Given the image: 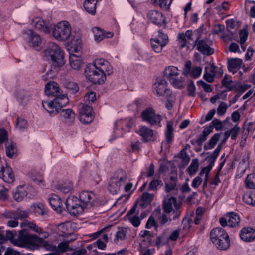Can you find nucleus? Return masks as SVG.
I'll return each mask as SVG.
<instances>
[{
  "label": "nucleus",
  "mask_w": 255,
  "mask_h": 255,
  "mask_svg": "<svg viewBox=\"0 0 255 255\" xmlns=\"http://www.w3.org/2000/svg\"><path fill=\"white\" fill-rule=\"evenodd\" d=\"M84 100L86 102H93L96 100V93L93 91L87 93L84 96Z\"/></svg>",
  "instance_id": "774afa93"
},
{
  "label": "nucleus",
  "mask_w": 255,
  "mask_h": 255,
  "mask_svg": "<svg viewBox=\"0 0 255 255\" xmlns=\"http://www.w3.org/2000/svg\"><path fill=\"white\" fill-rule=\"evenodd\" d=\"M211 126H213V128H215L217 131L221 130L223 128L222 122L218 119H214L210 124Z\"/></svg>",
  "instance_id": "680f3d73"
},
{
  "label": "nucleus",
  "mask_w": 255,
  "mask_h": 255,
  "mask_svg": "<svg viewBox=\"0 0 255 255\" xmlns=\"http://www.w3.org/2000/svg\"><path fill=\"white\" fill-rule=\"evenodd\" d=\"M227 234L226 231L222 228H214L210 232V239L212 243L217 242L220 238L223 239V236H226Z\"/></svg>",
  "instance_id": "b1692460"
},
{
  "label": "nucleus",
  "mask_w": 255,
  "mask_h": 255,
  "mask_svg": "<svg viewBox=\"0 0 255 255\" xmlns=\"http://www.w3.org/2000/svg\"><path fill=\"white\" fill-rule=\"evenodd\" d=\"M147 18L150 22L161 27H166V18L163 14L157 10H150L147 13Z\"/></svg>",
  "instance_id": "4468645a"
},
{
  "label": "nucleus",
  "mask_w": 255,
  "mask_h": 255,
  "mask_svg": "<svg viewBox=\"0 0 255 255\" xmlns=\"http://www.w3.org/2000/svg\"><path fill=\"white\" fill-rule=\"evenodd\" d=\"M30 234L26 229H23L19 232L18 237L15 241H13V244L19 247H24L26 245L28 238Z\"/></svg>",
  "instance_id": "5701e85b"
},
{
  "label": "nucleus",
  "mask_w": 255,
  "mask_h": 255,
  "mask_svg": "<svg viewBox=\"0 0 255 255\" xmlns=\"http://www.w3.org/2000/svg\"><path fill=\"white\" fill-rule=\"evenodd\" d=\"M243 61L239 58H230L228 61V68L230 72L233 73L236 72L239 69L242 64Z\"/></svg>",
  "instance_id": "c85d7f7f"
},
{
  "label": "nucleus",
  "mask_w": 255,
  "mask_h": 255,
  "mask_svg": "<svg viewBox=\"0 0 255 255\" xmlns=\"http://www.w3.org/2000/svg\"><path fill=\"white\" fill-rule=\"evenodd\" d=\"M163 183L161 180H152L149 184L148 187V190H156L158 187H161L163 186Z\"/></svg>",
  "instance_id": "4d7b16f0"
},
{
  "label": "nucleus",
  "mask_w": 255,
  "mask_h": 255,
  "mask_svg": "<svg viewBox=\"0 0 255 255\" xmlns=\"http://www.w3.org/2000/svg\"><path fill=\"white\" fill-rule=\"evenodd\" d=\"M49 202L51 207L55 210L61 211L63 203L61 198L56 194H51L48 199Z\"/></svg>",
  "instance_id": "bb28decb"
},
{
  "label": "nucleus",
  "mask_w": 255,
  "mask_h": 255,
  "mask_svg": "<svg viewBox=\"0 0 255 255\" xmlns=\"http://www.w3.org/2000/svg\"><path fill=\"white\" fill-rule=\"evenodd\" d=\"M180 158L182 159L183 164L184 165H187L190 160V158L185 149H182L180 151Z\"/></svg>",
  "instance_id": "052dcab7"
},
{
  "label": "nucleus",
  "mask_w": 255,
  "mask_h": 255,
  "mask_svg": "<svg viewBox=\"0 0 255 255\" xmlns=\"http://www.w3.org/2000/svg\"><path fill=\"white\" fill-rule=\"evenodd\" d=\"M248 35V33L246 29L241 30L239 32L240 44H245Z\"/></svg>",
  "instance_id": "e2e57ef3"
},
{
  "label": "nucleus",
  "mask_w": 255,
  "mask_h": 255,
  "mask_svg": "<svg viewBox=\"0 0 255 255\" xmlns=\"http://www.w3.org/2000/svg\"><path fill=\"white\" fill-rule=\"evenodd\" d=\"M202 68L200 66H194L192 68V62L190 60L187 61L183 67L182 74L185 76L190 74L194 78H197L201 74Z\"/></svg>",
  "instance_id": "dca6fc26"
},
{
  "label": "nucleus",
  "mask_w": 255,
  "mask_h": 255,
  "mask_svg": "<svg viewBox=\"0 0 255 255\" xmlns=\"http://www.w3.org/2000/svg\"><path fill=\"white\" fill-rule=\"evenodd\" d=\"M228 108L227 105L225 102H221L217 108V113L219 115H224L227 110Z\"/></svg>",
  "instance_id": "338daca9"
},
{
  "label": "nucleus",
  "mask_w": 255,
  "mask_h": 255,
  "mask_svg": "<svg viewBox=\"0 0 255 255\" xmlns=\"http://www.w3.org/2000/svg\"><path fill=\"white\" fill-rule=\"evenodd\" d=\"M143 121L149 123L151 126L158 125L161 126L160 123L162 120V116L155 113V110L152 107H147L141 114Z\"/></svg>",
  "instance_id": "0eeeda50"
},
{
  "label": "nucleus",
  "mask_w": 255,
  "mask_h": 255,
  "mask_svg": "<svg viewBox=\"0 0 255 255\" xmlns=\"http://www.w3.org/2000/svg\"><path fill=\"white\" fill-rule=\"evenodd\" d=\"M220 137L219 133H216L214 134L212 137L210 139L209 141L204 144V149L205 150H208L211 149L214 147V146L217 143Z\"/></svg>",
  "instance_id": "72a5a7b5"
},
{
  "label": "nucleus",
  "mask_w": 255,
  "mask_h": 255,
  "mask_svg": "<svg viewBox=\"0 0 255 255\" xmlns=\"http://www.w3.org/2000/svg\"><path fill=\"white\" fill-rule=\"evenodd\" d=\"M71 242V241H66L59 243L58 246H56V250L55 251L64 253L66 252L69 249V244ZM71 250V249H70Z\"/></svg>",
  "instance_id": "8fccbe9b"
},
{
  "label": "nucleus",
  "mask_w": 255,
  "mask_h": 255,
  "mask_svg": "<svg viewBox=\"0 0 255 255\" xmlns=\"http://www.w3.org/2000/svg\"><path fill=\"white\" fill-rule=\"evenodd\" d=\"M65 205L67 211L71 215L77 216L83 212V205L80 199L75 196L69 197L66 201Z\"/></svg>",
  "instance_id": "6e6552de"
},
{
  "label": "nucleus",
  "mask_w": 255,
  "mask_h": 255,
  "mask_svg": "<svg viewBox=\"0 0 255 255\" xmlns=\"http://www.w3.org/2000/svg\"><path fill=\"white\" fill-rule=\"evenodd\" d=\"M58 189L64 193H69L73 189V185L71 182L64 183L58 185Z\"/></svg>",
  "instance_id": "603ef678"
},
{
  "label": "nucleus",
  "mask_w": 255,
  "mask_h": 255,
  "mask_svg": "<svg viewBox=\"0 0 255 255\" xmlns=\"http://www.w3.org/2000/svg\"><path fill=\"white\" fill-rule=\"evenodd\" d=\"M38 245L44 247L48 251H54L56 250V246H54L49 244L47 241L44 240L42 238H40V240H39Z\"/></svg>",
  "instance_id": "13d9d810"
},
{
  "label": "nucleus",
  "mask_w": 255,
  "mask_h": 255,
  "mask_svg": "<svg viewBox=\"0 0 255 255\" xmlns=\"http://www.w3.org/2000/svg\"><path fill=\"white\" fill-rule=\"evenodd\" d=\"M31 25L36 29L45 33L50 31V27L40 17H36L33 19Z\"/></svg>",
  "instance_id": "4be33fe9"
},
{
  "label": "nucleus",
  "mask_w": 255,
  "mask_h": 255,
  "mask_svg": "<svg viewBox=\"0 0 255 255\" xmlns=\"http://www.w3.org/2000/svg\"><path fill=\"white\" fill-rule=\"evenodd\" d=\"M94 119V115L93 114H87L80 115L79 120L84 124H89L91 123Z\"/></svg>",
  "instance_id": "bf43d9fd"
},
{
  "label": "nucleus",
  "mask_w": 255,
  "mask_h": 255,
  "mask_svg": "<svg viewBox=\"0 0 255 255\" xmlns=\"http://www.w3.org/2000/svg\"><path fill=\"white\" fill-rule=\"evenodd\" d=\"M79 199L83 209L84 208H90L97 204L96 195L92 192L83 191L79 194Z\"/></svg>",
  "instance_id": "9b49d317"
},
{
  "label": "nucleus",
  "mask_w": 255,
  "mask_h": 255,
  "mask_svg": "<svg viewBox=\"0 0 255 255\" xmlns=\"http://www.w3.org/2000/svg\"><path fill=\"white\" fill-rule=\"evenodd\" d=\"M45 56L52 61L50 67H49L46 73L49 78L56 76L65 62L64 55L61 48L55 43H49L46 49L44 50Z\"/></svg>",
  "instance_id": "f03ea898"
},
{
  "label": "nucleus",
  "mask_w": 255,
  "mask_h": 255,
  "mask_svg": "<svg viewBox=\"0 0 255 255\" xmlns=\"http://www.w3.org/2000/svg\"><path fill=\"white\" fill-rule=\"evenodd\" d=\"M213 243L219 250H225L230 246L229 237L227 234L226 236H223V239L220 238L217 242H214Z\"/></svg>",
  "instance_id": "7c9ffc66"
},
{
  "label": "nucleus",
  "mask_w": 255,
  "mask_h": 255,
  "mask_svg": "<svg viewBox=\"0 0 255 255\" xmlns=\"http://www.w3.org/2000/svg\"><path fill=\"white\" fill-rule=\"evenodd\" d=\"M167 82L166 80L160 78L157 79L156 83L154 84V92L158 96L163 95L164 93L167 94L169 90L167 89Z\"/></svg>",
  "instance_id": "6ab92c4d"
},
{
  "label": "nucleus",
  "mask_w": 255,
  "mask_h": 255,
  "mask_svg": "<svg viewBox=\"0 0 255 255\" xmlns=\"http://www.w3.org/2000/svg\"><path fill=\"white\" fill-rule=\"evenodd\" d=\"M137 133L141 137L143 143L155 140L157 134L155 131L145 126H140Z\"/></svg>",
  "instance_id": "ddd939ff"
},
{
  "label": "nucleus",
  "mask_w": 255,
  "mask_h": 255,
  "mask_svg": "<svg viewBox=\"0 0 255 255\" xmlns=\"http://www.w3.org/2000/svg\"><path fill=\"white\" fill-rule=\"evenodd\" d=\"M69 64L72 69L78 70L83 64V61L80 56L75 54H70Z\"/></svg>",
  "instance_id": "c756f323"
},
{
  "label": "nucleus",
  "mask_w": 255,
  "mask_h": 255,
  "mask_svg": "<svg viewBox=\"0 0 255 255\" xmlns=\"http://www.w3.org/2000/svg\"><path fill=\"white\" fill-rule=\"evenodd\" d=\"M246 186L248 188L255 189V174L248 175L245 180Z\"/></svg>",
  "instance_id": "c03bdc74"
},
{
  "label": "nucleus",
  "mask_w": 255,
  "mask_h": 255,
  "mask_svg": "<svg viewBox=\"0 0 255 255\" xmlns=\"http://www.w3.org/2000/svg\"><path fill=\"white\" fill-rule=\"evenodd\" d=\"M63 84L64 87L71 93L75 94L79 90V87L75 82L65 80Z\"/></svg>",
  "instance_id": "c9c22d12"
},
{
  "label": "nucleus",
  "mask_w": 255,
  "mask_h": 255,
  "mask_svg": "<svg viewBox=\"0 0 255 255\" xmlns=\"http://www.w3.org/2000/svg\"><path fill=\"white\" fill-rule=\"evenodd\" d=\"M241 239L245 242H252L255 240V229L251 227L243 228L240 231Z\"/></svg>",
  "instance_id": "412c9836"
},
{
  "label": "nucleus",
  "mask_w": 255,
  "mask_h": 255,
  "mask_svg": "<svg viewBox=\"0 0 255 255\" xmlns=\"http://www.w3.org/2000/svg\"><path fill=\"white\" fill-rule=\"evenodd\" d=\"M137 204H135L132 208L127 213L126 217L127 219L130 221L132 225L135 227H138L141 221L139 217L137 216L139 213V210H136Z\"/></svg>",
  "instance_id": "a211bd4d"
},
{
  "label": "nucleus",
  "mask_w": 255,
  "mask_h": 255,
  "mask_svg": "<svg viewBox=\"0 0 255 255\" xmlns=\"http://www.w3.org/2000/svg\"><path fill=\"white\" fill-rule=\"evenodd\" d=\"M85 74L86 78L94 84H103L107 78L104 73L101 72L91 63L87 65L85 69Z\"/></svg>",
  "instance_id": "39448f33"
},
{
  "label": "nucleus",
  "mask_w": 255,
  "mask_h": 255,
  "mask_svg": "<svg viewBox=\"0 0 255 255\" xmlns=\"http://www.w3.org/2000/svg\"><path fill=\"white\" fill-rule=\"evenodd\" d=\"M121 126V129L123 130L128 131L131 126L128 123L127 120H120L115 123V126L120 127Z\"/></svg>",
  "instance_id": "5fc2aeb1"
},
{
  "label": "nucleus",
  "mask_w": 255,
  "mask_h": 255,
  "mask_svg": "<svg viewBox=\"0 0 255 255\" xmlns=\"http://www.w3.org/2000/svg\"><path fill=\"white\" fill-rule=\"evenodd\" d=\"M173 131V123L171 121H168L165 131V140L166 144H169L172 142L174 137Z\"/></svg>",
  "instance_id": "cd10ccee"
},
{
  "label": "nucleus",
  "mask_w": 255,
  "mask_h": 255,
  "mask_svg": "<svg viewBox=\"0 0 255 255\" xmlns=\"http://www.w3.org/2000/svg\"><path fill=\"white\" fill-rule=\"evenodd\" d=\"M0 178L7 183H12L14 180V175L12 168L6 164V166L0 164Z\"/></svg>",
  "instance_id": "f3484780"
},
{
  "label": "nucleus",
  "mask_w": 255,
  "mask_h": 255,
  "mask_svg": "<svg viewBox=\"0 0 255 255\" xmlns=\"http://www.w3.org/2000/svg\"><path fill=\"white\" fill-rule=\"evenodd\" d=\"M33 206L35 213L41 216L47 214V211L42 203H38L33 205Z\"/></svg>",
  "instance_id": "de8ad7c7"
},
{
  "label": "nucleus",
  "mask_w": 255,
  "mask_h": 255,
  "mask_svg": "<svg viewBox=\"0 0 255 255\" xmlns=\"http://www.w3.org/2000/svg\"><path fill=\"white\" fill-rule=\"evenodd\" d=\"M20 226L22 228H29V229H31V230L37 233H40L42 231V229L38 227L33 222L29 220H24L20 223Z\"/></svg>",
  "instance_id": "4c0bfd02"
},
{
  "label": "nucleus",
  "mask_w": 255,
  "mask_h": 255,
  "mask_svg": "<svg viewBox=\"0 0 255 255\" xmlns=\"http://www.w3.org/2000/svg\"><path fill=\"white\" fill-rule=\"evenodd\" d=\"M120 185L116 184V182L112 179L108 187V191L112 194H116L120 190Z\"/></svg>",
  "instance_id": "864d4df0"
},
{
  "label": "nucleus",
  "mask_w": 255,
  "mask_h": 255,
  "mask_svg": "<svg viewBox=\"0 0 255 255\" xmlns=\"http://www.w3.org/2000/svg\"><path fill=\"white\" fill-rule=\"evenodd\" d=\"M24 39L37 51L40 50L43 47L41 38L39 34L34 32L31 29H27L23 32Z\"/></svg>",
  "instance_id": "423d86ee"
},
{
  "label": "nucleus",
  "mask_w": 255,
  "mask_h": 255,
  "mask_svg": "<svg viewBox=\"0 0 255 255\" xmlns=\"http://www.w3.org/2000/svg\"><path fill=\"white\" fill-rule=\"evenodd\" d=\"M179 42L180 44L181 48L185 47L188 43V40H187L184 33H179L178 35Z\"/></svg>",
  "instance_id": "69168bd1"
},
{
  "label": "nucleus",
  "mask_w": 255,
  "mask_h": 255,
  "mask_svg": "<svg viewBox=\"0 0 255 255\" xmlns=\"http://www.w3.org/2000/svg\"><path fill=\"white\" fill-rule=\"evenodd\" d=\"M16 98L20 104L25 105L30 100L31 95L28 91L19 89L16 92Z\"/></svg>",
  "instance_id": "393cba45"
},
{
  "label": "nucleus",
  "mask_w": 255,
  "mask_h": 255,
  "mask_svg": "<svg viewBox=\"0 0 255 255\" xmlns=\"http://www.w3.org/2000/svg\"><path fill=\"white\" fill-rule=\"evenodd\" d=\"M71 28L70 24L65 21L59 22L53 30V36L59 41H66L70 37Z\"/></svg>",
  "instance_id": "7ed1b4c3"
},
{
  "label": "nucleus",
  "mask_w": 255,
  "mask_h": 255,
  "mask_svg": "<svg viewBox=\"0 0 255 255\" xmlns=\"http://www.w3.org/2000/svg\"><path fill=\"white\" fill-rule=\"evenodd\" d=\"M45 92L48 96L55 97L54 99L50 102H42L43 107L51 116L56 115L69 102L67 97L62 94L58 84L55 82L48 83L45 86Z\"/></svg>",
  "instance_id": "f257e3e1"
},
{
  "label": "nucleus",
  "mask_w": 255,
  "mask_h": 255,
  "mask_svg": "<svg viewBox=\"0 0 255 255\" xmlns=\"http://www.w3.org/2000/svg\"><path fill=\"white\" fill-rule=\"evenodd\" d=\"M29 176L35 182L41 183L43 181V176L38 171L32 170L29 173Z\"/></svg>",
  "instance_id": "3c124183"
},
{
  "label": "nucleus",
  "mask_w": 255,
  "mask_h": 255,
  "mask_svg": "<svg viewBox=\"0 0 255 255\" xmlns=\"http://www.w3.org/2000/svg\"><path fill=\"white\" fill-rule=\"evenodd\" d=\"M60 116L65 122L68 123L73 122L75 118L74 113L71 109H63L60 113Z\"/></svg>",
  "instance_id": "473e14b6"
},
{
  "label": "nucleus",
  "mask_w": 255,
  "mask_h": 255,
  "mask_svg": "<svg viewBox=\"0 0 255 255\" xmlns=\"http://www.w3.org/2000/svg\"><path fill=\"white\" fill-rule=\"evenodd\" d=\"M15 128L19 130H23L27 129L28 124L25 119L21 117H18L16 122Z\"/></svg>",
  "instance_id": "79ce46f5"
},
{
  "label": "nucleus",
  "mask_w": 255,
  "mask_h": 255,
  "mask_svg": "<svg viewBox=\"0 0 255 255\" xmlns=\"http://www.w3.org/2000/svg\"><path fill=\"white\" fill-rule=\"evenodd\" d=\"M240 222L239 216L234 212L228 213L219 219V222L223 227H235L239 225Z\"/></svg>",
  "instance_id": "f8f14e48"
},
{
  "label": "nucleus",
  "mask_w": 255,
  "mask_h": 255,
  "mask_svg": "<svg viewBox=\"0 0 255 255\" xmlns=\"http://www.w3.org/2000/svg\"><path fill=\"white\" fill-rule=\"evenodd\" d=\"M154 3H157L161 8L167 10L169 9L172 0H153Z\"/></svg>",
  "instance_id": "49530a36"
},
{
  "label": "nucleus",
  "mask_w": 255,
  "mask_h": 255,
  "mask_svg": "<svg viewBox=\"0 0 255 255\" xmlns=\"http://www.w3.org/2000/svg\"><path fill=\"white\" fill-rule=\"evenodd\" d=\"M79 112L80 115L93 114V108L91 106L85 104H81L79 105Z\"/></svg>",
  "instance_id": "09e8293b"
},
{
  "label": "nucleus",
  "mask_w": 255,
  "mask_h": 255,
  "mask_svg": "<svg viewBox=\"0 0 255 255\" xmlns=\"http://www.w3.org/2000/svg\"><path fill=\"white\" fill-rule=\"evenodd\" d=\"M195 34L196 35V39L194 40L192 38L193 32L192 30H187L184 34L187 40H188V43L190 44L191 42H192L193 44L195 45L196 43L201 37L200 30L195 31Z\"/></svg>",
  "instance_id": "f704fd0d"
},
{
  "label": "nucleus",
  "mask_w": 255,
  "mask_h": 255,
  "mask_svg": "<svg viewBox=\"0 0 255 255\" xmlns=\"http://www.w3.org/2000/svg\"><path fill=\"white\" fill-rule=\"evenodd\" d=\"M199 168V161L197 159H193L191 164L188 167L187 170L190 176L195 174Z\"/></svg>",
  "instance_id": "a19ab883"
},
{
  "label": "nucleus",
  "mask_w": 255,
  "mask_h": 255,
  "mask_svg": "<svg viewBox=\"0 0 255 255\" xmlns=\"http://www.w3.org/2000/svg\"><path fill=\"white\" fill-rule=\"evenodd\" d=\"M127 231L125 228H122L119 229L116 232L115 237L114 239V242L118 244L119 241H123L126 238Z\"/></svg>",
  "instance_id": "e433bc0d"
},
{
  "label": "nucleus",
  "mask_w": 255,
  "mask_h": 255,
  "mask_svg": "<svg viewBox=\"0 0 255 255\" xmlns=\"http://www.w3.org/2000/svg\"><path fill=\"white\" fill-rule=\"evenodd\" d=\"M164 76L169 81L180 74V70L174 66H168L165 67L163 71Z\"/></svg>",
  "instance_id": "a878e982"
},
{
  "label": "nucleus",
  "mask_w": 255,
  "mask_h": 255,
  "mask_svg": "<svg viewBox=\"0 0 255 255\" xmlns=\"http://www.w3.org/2000/svg\"><path fill=\"white\" fill-rule=\"evenodd\" d=\"M196 45L197 50L203 55L209 56L214 53V49L209 46L207 40L199 39Z\"/></svg>",
  "instance_id": "aec40b11"
},
{
  "label": "nucleus",
  "mask_w": 255,
  "mask_h": 255,
  "mask_svg": "<svg viewBox=\"0 0 255 255\" xmlns=\"http://www.w3.org/2000/svg\"><path fill=\"white\" fill-rule=\"evenodd\" d=\"M95 41L100 42L104 38V31L98 27H94L92 29Z\"/></svg>",
  "instance_id": "a18cd8bd"
},
{
  "label": "nucleus",
  "mask_w": 255,
  "mask_h": 255,
  "mask_svg": "<svg viewBox=\"0 0 255 255\" xmlns=\"http://www.w3.org/2000/svg\"><path fill=\"white\" fill-rule=\"evenodd\" d=\"M34 195V190L32 186L24 185L17 187L16 191L13 193V198L17 202H20L25 197L31 198Z\"/></svg>",
  "instance_id": "9d476101"
},
{
  "label": "nucleus",
  "mask_w": 255,
  "mask_h": 255,
  "mask_svg": "<svg viewBox=\"0 0 255 255\" xmlns=\"http://www.w3.org/2000/svg\"><path fill=\"white\" fill-rule=\"evenodd\" d=\"M39 240H40V237H38L36 235L30 234L26 243V245L32 246H38Z\"/></svg>",
  "instance_id": "6e6d98bb"
},
{
  "label": "nucleus",
  "mask_w": 255,
  "mask_h": 255,
  "mask_svg": "<svg viewBox=\"0 0 255 255\" xmlns=\"http://www.w3.org/2000/svg\"><path fill=\"white\" fill-rule=\"evenodd\" d=\"M140 235L142 238H147L148 242L149 243H151V239L153 237V234L150 231L145 230H142L140 232Z\"/></svg>",
  "instance_id": "0e129e2a"
},
{
  "label": "nucleus",
  "mask_w": 255,
  "mask_h": 255,
  "mask_svg": "<svg viewBox=\"0 0 255 255\" xmlns=\"http://www.w3.org/2000/svg\"><path fill=\"white\" fill-rule=\"evenodd\" d=\"M243 199L247 204L255 206V191L244 195Z\"/></svg>",
  "instance_id": "37998d69"
},
{
  "label": "nucleus",
  "mask_w": 255,
  "mask_h": 255,
  "mask_svg": "<svg viewBox=\"0 0 255 255\" xmlns=\"http://www.w3.org/2000/svg\"><path fill=\"white\" fill-rule=\"evenodd\" d=\"M112 179L116 182V184H120L121 187L127 180L126 174L125 171L122 170H119L117 177H114Z\"/></svg>",
  "instance_id": "58836bf2"
},
{
  "label": "nucleus",
  "mask_w": 255,
  "mask_h": 255,
  "mask_svg": "<svg viewBox=\"0 0 255 255\" xmlns=\"http://www.w3.org/2000/svg\"><path fill=\"white\" fill-rule=\"evenodd\" d=\"M150 42L153 50L156 53H160L163 48L168 43V37L160 30L157 36L154 39H151Z\"/></svg>",
  "instance_id": "1a4fd4ad"
},
{
  "label": "nucleus",
  "mask_w": 255,
  "mask_h": 255,
  "mask_svg": "<svg viewBox=\"0 0 255 255\" xmlns=\"http://www.w3.org/2000/svg\"><path fill=\"white\" fill-rule=\"evenodd\" d=\"M170 83L174 87L177 88L182 89L185 85V79L184 78L180 77H175L172 79L169 80Z\"/></svg>",
  "instance_id": "ea45409f"
},
{
  "label": "nucleus",
  "mask_w": 255,
  "mask_h": 255,
  "mask_svg": "<svg viewBox=\"0 0 255 255\" xmlns=\"http://www.w3.org/2000/svg\"><path fill=\"white\" fill-rule=\"evenodd\" d=\"M181 203L178 201L176 198L171 196L165 199L163 203V209L166 213L172 212L174 216L173 220H175L178 218L180 215Z\"/></svg>",
  "instance_id": "20e7f679"
},
{
  "label": "nucleus",
  "mask_w": 255,
  "mask_h": 255,
  "mask_svg": "<svg viewBox=\"0 0 255 255\" xmlns=\"http://www.w3.org/2000/svg\"><path fill=\"white\" fill-rule=\"evenodd\" d=\"M6 155L10 158H14L16 156V144L12 141L5 143Z\"/></svg>",
  "instance_id": "2f4dec72"
},
{
  "label": "nucleus",
  "mask_w": 255,
  "mask_h": 255,
  "mask_svg": "<svg viewBox=\"0 0 255 255\" xmlns=\"http://www.w3.org/2000/svg\"><path fill=\"white\" fill-rule=\"evenodd\" d=\"M91 64H93L101 72L104 73L106 77L107 75H110L113 73L112 66L108 61L104 59H96Z\"/></svg>",
  "instance_id": "2eb2a0df"
}]
</instances>
